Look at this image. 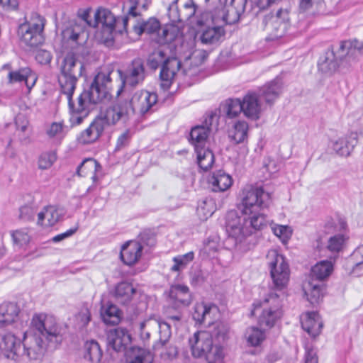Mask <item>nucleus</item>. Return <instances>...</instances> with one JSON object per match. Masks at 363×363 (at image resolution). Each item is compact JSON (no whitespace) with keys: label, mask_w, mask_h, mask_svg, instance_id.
Here are the masks:
<instances>
[{"label":"nucleus","mask_w":363,"mask_h":363,"mask_svg":"<svg viewBox=\"0 0 363 363\" xmlns=\"http://www.w3.org/2000/svg\"><path fill=\"white\" fill-rule=\"evenodd\" d=\"M249 125L246 121H238L229 132V138L235 144L242 143L247 140Z\"/></svg>","instance_id":"obj_37"},{"label":"nucleus","mask_w":363,"mask_h":363,"mask_svg":"<svg viewBox=\"0 0 363 363\" xmlns=\"http://www.w3.org/2000/svg\"><path fill=\"white\" fill-rule=\"evenodd\" d=\"M225 109L228 118H235L242 111V102L238 99H228L226 101Z\"/></svg>","instance_id":"obj_50"},{"label":"nucleus","mask_w":363,"mask_h":363,"mask_svg":"<svg viewBox=\"0 0 363 363\" xmlns=\"http://www.w3.org/2000/svg\"><path fill=\"white\" fill-rule=\"evenodd\" d=\"M208 184L213 191L224 192L232 186L233 179L224 171L218 170L213 173L208 179Z\"/></svg>","instance_id":"obj_28"},{"label":"nucleus","mask_w":363,"mask_h":363,"mask_svg":"<svg viewBox=\"0 0 363 363\" xmlns=\"http://www.w3.org/2000/svg\"><path fill=\"white\" fill-rule=\"evenodd\" d=\"M86 29V27L72 20L62 31V35L65 39L77 42L79 38L84 35Z\"/></svg>","instance_id":"obj_42"},{"label":"nucleus","mask_w":363,"mask_h":363,"mask_svg":"<svg viewBox=\"0 0 363 363\" xmlns=\"http://www.w3.org/2000/svg\"><path fill=\"white\" fill-rule=\"evenodd\" d=\"M208 135V128L203 125H196L191 128L189 141L194 150L206 147Z\"/></svg>","instance_id":"obj_36"},{"label":"nucleus","mask_w":363,"mask_h":363,"mask_svg":"<svg viewBox=\"0 0 363 363\" xmlns=\"http://www.w3.org/2000/svg\"><path fill=\"white\" fill-rule=\"evenodd\" d=\"M241 102L242 112L246 117L252 120L259 118L261 108L257 94L248 93L244 96Z\"/></svg>","instance_id":"obj_25"},{"label":"nucleus","mask_w":363,"mask_h":363,"mask_svg":"<svg viewBox=\"0 0 363 363\" xmlns=\"http://www.w3.org/2000/svg\"><path fill=\"white\" fill-rule=\"evenodd\" d=\"M226 332L224 326L219 323L212 333L199 331L195 333L189 339L192 354L195 357H205L208 363H216L223 358V349L220 346L213 345V338L218 342L224 340Z\"/></svg>","instance_id":"obj_5"},{"label":"nucleus","mask_w":363,"mask_h":363,"mask_svg":"<svg viewBox=\"0 0 363 363\" xmlns=\"http://www.w3.org/2000/svg\"><path fill=\"white\" fill-rule=\"evenodd\" d=\"M57 159L55 152H45L42 154L38 160V167L41 169H47L50 168Z\"/></svg>","instance_id":"obj_57"},{"label":"nucleus","mask_w":363,"mask_h":363,"mask_svg":"<svg viewBox=\"0 0 363 363\" xmlns=\"http://www.w3.org/2000/svg\"><path fill=\"white\" fill-rule=\"evenodd\" d=\"M20 313L16 303H4L0 305V328H6L15 323Z\"/></svg>","instance_id":"obj_29"},{"label":"nucleus","mask_w":363,"mask_h":363,"mask_svg":"<svg viewBox=\"0 0 363 363\" xmlns=\"http://www.w3.org/2000/svg\"><path fill=\"white\" fill-rule=\"evenodd\" d=\"M240 196L238 208L243 216H238L235 211L229 212L226 216L227 232L240 242L267 226L268 220L264 211L272 202L270 193L262 186L246 185Z\"/></svg>","instance_id":"obj_1"},{"label":"nucleus","mask_w":363,"mask_h":363,"mask_svg":"<svg viewBox=\"0 0 363 363\" xmlns=\"http://www.w3.org/2000/svg\"><path fill=\"white\" fill-rule=\"evenodd\" d=\"M194 254L193 252H189L183 255L174 257L173 258L174 264L171 267V270L172 272L183 270L194 259Z\"/></svg>","instance_id":"obj_47"},{"label":"nucleus","mask_w":363,"mask_h":363,"mask_svg":"<svg viewBox=\"0 0 363 363\" xmlns=\"http://www.w3.org/2000/svg\"><path fill=\"white\" fill-rule=\"evenodd\" d=\"M62 341L61 329L55 318L42 313L35 314L32 318L30 330L24 333L21 357L39 359L48 348L56 349Z\"/></svg>","instance_id":"obj_2"},{"label":"nucleus","mask_w":363,"mask_h":363,"mask_svg":"<svg viewBox=\"0 0 363 363\" xmlns=\"http://www.w3.org/2000/svg\"><path fill=\"white\" fill-rule=\"evenodd\" d=\"M101 169L99 163L93 158H86L77 167L76 173L79 177L91 176L93 183L98 181L96 173Z\"/></svg>","instance_id":"obj_32"},{"label":"nucleus","mask_w":363,"mask_h":363,"mask_svg":"<svg viewBox=\"0 0 363 363\" xmlns=\"http://www.w3.org/2000/svg\"><path fill=\"white\" fill-rule=\"evenodd\" d=\"M179 33L180 30L177 26L173 24L166 25L162 28V34L159 36V43H170L177 38Z\"/></svg>","instance_id":"obj_46"},{"label":"nucleus","mask_w":363,"mask_h":363,"mask_svg":"<svg viewBox=\"0 0 363 363\" xmlns=\"http://www.w3.org/2000/svg\"><path fill=\"white\" fill-rule=\"evenodd\" d=\"M135 292V289L130 283L122 281L116 286L113 295L118 303L128 304Z\"/></svg>","instance_id":"obj_34"},{"label":"nucleus","mask_w":363,"mask_h":363,"mask_svg":"<svg viewBox=\"0 0 363 363\" xmlns=\"http://www.w3.org/2000/svg\"><path fill=\"white\" fill-rule=\"evenodd\" d=\"M149 352L140 347H132L126 352L127 359L129 363H143V361Z\"/></svg>","instance_id":"obj_49"},{"label":"nucleus","mask_w":363,"mask_h":363,"mask_svg":"<svg viewBox=\"0 0 363 363\" xmlns=\"http://www.w3.org/2000/svg\"><path fill=\"white\" fill-rule=\"evenodd\" d=\"M118 73L122 81V86L117 91L118 96L125 84L135 87L143 83L146 77L144 62L139 57L132 60L125 71L118 70Z\"/></svg>","instance_id":"obj_12"},{"label":"nucleus","mask_w":363,"mask_h":363,"mask_svg":"<svg viewBox=\"0 0 363 363\" xmlns=\"http://www.w3.org/2000/svg\"><path fill=\"white\" fill-rule=\"evenodd\" d=\"M305 363H318V356L316 350L312 347L307 345L306 347V353L304 357Z\"/></svg>","instance_id":"obj_61"},{"label":"nucleus","mask_w":363,"mask_h":363,"mask_svg":"<svg viewBox=\"0 0 363 363\" xmlns=\"http://www.w3.org/2000/svg\"><path fill=\"white\" fill-rule=\"evenodd\" d=\"M179 0H172L168 7L167 15L172 22L171 24L174 25L176 23L182 22V18H185L187 15H182L181 11L178 8L177 2Z\"/></svg>","instance_id":"obj_52"},{"label":"nucleus","mask_w":363,"mask_h":363,"mask_svg":"<svg viewBox=\"0 0 363 363\" xmlns=\"http://www.w3.org/2000/svg\"><path fill=\"white\" fill-rule=\"evenodd\" d=\"M349 43L347 41H342L340 43L338 48L335 50L336 60L339 64L349 55L351 51L349 47Z\"/></svg>","instance_id":"obj_59"},{"label":"nucleus","mask_w":363,"mask_h":363,"mask_svg":"<svg viewBox=\"0 0 363 363\" xmlns=\"http://www.w3.org/2000/svg\"><path fill=\"white\" fill-rule=\"evenodd\" d=\"M358 135L357 133L352 132L345 138H339L333 143V149L340 156H349L354 147L357 145Z\"/></svg>","instance_id":"obj_27"},{"label":"nucleus","mask_w":363,"mask_h":363,"mask_svg":"<svg viewBox=\"0 0 363 363\" xmlns=\"http://www.w3.org/2000/svg\"><path fill=\"white\" fill-rule=\"evenodd\" d=\"M167 293L169 308H184L192 302L191 294L186 285L173 284Z\"/></svg>","instance_id":"obj_18"},{"label":"nucleus","mask_w":363,"mask_h":363,"mask_svg":"<svg viewBox=\"0 0 363 363\" xmlns=\"http://www.w3.org/2000/svg\"><path fill=\"white\" fill-rule=\"evenodd\" d=\"M45 23L44 16L33 12L30 18L18 26V35L21 43L30 48L41 45L44 41Z\"/></svg>","instance_id":"obj_9"},{"label":"nucleus","mask_w":363,"mask_h":363,"mask_svg":"<svg viewBox=\"0 0 363 363\" xmlns=\"http://www.w3.org/2000/svg\"><path fill=\"white\" fill-rule=\"evenodd\" d=\"M303 289L307 300L312 304H318L323 297L324 284L308 279L303 283Z\"/></svg>","instance_id":"obj_26"},{"label":"nucleus","mask_w":363,"mask_h":363,"mask_svg":"<svg viewBox=\"0 0 363 363\" xmlns=\"http://www.w3.org/2000/svg\"><path fill=\"white\" fill-rule=\"evenodd\" d=\"M340 64L336 60L335 47L330 46L320 57L318 67V70L325 74H333L339 67Z\"/></svg>","instance_id":"obj_24"},{"label":"nucleus","mask_w":363,"mask_h":363,"mask_svg":"<svg viewBox=\"0 0 363 363\" xmlns=\"http://www.w3.org/2000/svg\"><path fill=\"white\" fill-rule=\"evenodd\" d=\"M264 28L270 33L272 39L284 36L289 26V14L279 9L275 15L266 16L262 20Z\"/></svg>","instance_id":"obj_14"},{"label":"nucleus","mask_w":363,"mask_h":363,"mask_svg":"<svg viewBox=\"0 0 363 363\" xmlns=\"http://www.w3.org/2000/svg\"><path fill=\"white\" fill-rule=\"evenodd\" d=\"M225 33L224 28L219 24L203 28L197 31L199 40L203 45H216L224 37Z\"/></svg>","instance_id":"obj_22"},{"label":"nucleus","mask_w":363,"mask_h":363,"mask_svg":"<svg viewBox=\"0 0 363 363\" xmlns=\"http://www.w3.org/2000/svg\"><path fill=\"white\" fill-rule=\"evenodd\" d=\"M110 82L109 76L99 73L93 81L77 97L72 99L74 90L62 92L68 101L69 121L72 127L81 125L88 117L94 106L106 99L109 94L106 84Z\"/></svg>","instance_id":"obj_3"},{"label":"nucleus","mask_w":363,"mask_h":363,"mask_svg":"<svg viewBox=\"0 0 363 363\" xmlns=\"http://www.w3.org/2000/svg\"><path fill=\"white\" fill-rule=\"evenodd\" d=\"M101 316L106 324L117 325L121 321V312L116 305L110 303L101 307Z\"/></svg>","instance_id":"obj_39"},{"label":"nucleus","mask_w":363,"mask_h":363,"mask_svg":"<svg viewBox=\"0 0 363 363\" xmlns=\"http://www.w3.org/2000/svg\"><path fill=\"white\" fill-rule=\"evenodd\" d=\"M253 315L259 313L258 325L263 330L270 329L282 315L281 301L279 296L269 293L262 301L253 303Z\"/></svg>","instance_id":"obj_8"},{"label":"nucleus","mask_w":363,"mask_h":363,"mask_svg":"<svg viewBox=\"0 0 363 363\" xmlns=\"http://www.w3.org/2000/svg\"><path fill=\"white\" fill-rule=\"evenodd\" d=\"M132 134L130 130H125L118 138L115 147V152L120 151L126 147L130 141Z\"/></svg>","instance_id":"obj_58"},{"label":"nucleus","mask_w":363,"mask_h":363,"mask_svg":"<svg viewBox=\"0 0 363 363\" xmlns=\"http://www.w3.org/2000/svg\"><path fill=\"white\" fill-rule=\"evenodd\" d=\"M282 89L281 78L277 77L274 80L264 85L259 90V95L267 103L271 104L279 96Z\"/></svg>","instance_id":"obj_31"},{"label":"nucleus","mask_w":363,"mask_h":363,"mask_svg":"<svg viewBox=\"0 0 363 363\" xmlns=\"http://www.w3.org/2000/svg\"><path fill=\"white\" fill-rule=\"evenodd\" d=\"M206 8L197 11L196 16L191 20V23L200 29L223 23L221 14L218 12L221 8V2L213 4L209 0H206Z\"/></svg>","instance_id":"obj_13"},{"label":"nucleus","mask_w":363,"mask_h":363,"mask_svg":"<svg viewBox=\"0 0 363 363\" xmlns=\"http://www.w3.org/2000/svg\"><path fill=\"white\" fill-rule=\"evenodd\" d=\"M247 0H230L229 4L224 6L221 2L220 13L223 23L234 24L237 23L245 10Z\"/></svg>","instance_id":"obj_19"},{"label":"nucleus","mask_w":363,"mask_h":363,"mask_svg":"<svg viewBox=\"0 0 363 363\" xmlns=\"http://www.w3.org/2000/svg\"><path fill=\"white\" fill-rule=\"evenodd\" d=\"M245 337L248 345L257 347L265 340L266 335L262 328L251 327L246 330Z\"/></svg>","instance_id":"obj_44"},{"label":"nucleus","mask_w":363,"mask_h":363,"mask_svg":"<svg viewBox=\"0 0 363 363\" xmlns=\"http://www.w3.org/2000/svg\"><path fill=\"white\" fill-rule=\"evenodd\" d=\"M15 123L18 130L25 132L29 123L25 115L18 114L15 118Z\"/></svg>","instance_id":"obj_64"},{"label":"nucleus","mask_w":363,"mask_h":363,"mask_svg":"<svg viewBox=\"0 0 363 363\" xmlns=\"http://www.w3.org/2000/svg\"><path fill=\"white\" fill-rule=\"evenodd\" d=\"M199 167L203 171H208L214 163V155L208 147L195 150Z\"/></svg>","instance_id":"obj_41"},{"label":"nucleus","mask_w":363,"mask_h":363,"mask_svg":"<svg viewBox=\"0 0 363 363\" xmlns=\"http://www.w3.org/2000/svg\"><path fill=\"white\" fill-rule=\"evenodd\" d=\"M128 16H116L109 9L99 8L94 14V28L101 26V40L106 46L113 45L115 33L126 31Z\"/></svg>","instance_id":"obj_6"},{"label":"nucleus","mask_w":363,"mask_h":363,"mask_svg":"<svg viewBox=\"0 0 363 363\" xmlns=\"http://www.w3.org/2000/svg\"><path fill=\"white\" fill-rule=\"evenodd\" d=\"M128 4V10L126 16H128V19L130 16L135 18L140 16V13L147 8V0H129Z\"/></svg>","instance_id":"obj_48"},{"label":"nucleus","mask_w":363,"mask_h":363,"mask_svg":"<svg viewBox=\"0 0 363 363\" xmlns=\"http://www.w3.org/2000/svg\"><path fill=\"white\" fill-rule=\"evenodd\" d=\"M146 233H142L140 235V241L129 240L122 245L120 257L125 264L132 266L139 261L142 256L143 245L146 243Z\"/></svg>","instance_id":"obj_17"},{"label":"nucleus","mask_w":363,"mask_h":363,"mask_svg":"<svg viewBox=\"0 0 363 363\" xmlns=\"http://www.w3.org/2000/svg\"><path fill=\"white\" fill-rule=\"evenodd\" d=\"M91 9L90 8L86 9H79L77 11V18L74 19L73 21L77 23L82 24L84 27H93L94 28V21L90 18V13Z\"/></svg>","instance_id":"obj_54"},{"label":"nucleus","mask_w":363,"mask_h":363,"mask_svg":"<svg viewBox=\"0 0 363 363\" xmlns=\"http://www.w3.org/2000/svg\"><path fill=\"white\" fill-rule=\"evenodd\" d=\"M157 95L146 90L136 91L129 99H118L107 108V118L111 123H125L138 112L141 115L154 111Z\"/></svg>","instance_id":"obj_4"},{"label":"nucleus","mask_w":363,"mask_h":363,"mask_svg":"<svg viewBox=\"0 0 363 363\" xmlns=\"http://www.w3.org/2000/svg\"><path fill=\"white\" fill-rule=\"evenodd\" d=\"M321 5V0H299L298 11L306 13L310 11L314 6L316 7Z\"/></svg>","instance_id":"obj_60"},{"label":"nucleus","mask_w":363,"mask_h":363,"mask_svg":"<svg viewBox=\"0 0 363 363\" xmlns=\"http://www.w3.org/2000/svg\"><path fill=\"white\" fill-rule=\"evenodd\" d=\"M267 258L274 286L277 290H282L286 286L289 280V264L285 258L277 250L269 251Z\"/></svg>","instance_id":"obj_11"},{"label":"nucleus","mask_w":363,"mask_h":363,"mask_svg":"<svg viewBox=\"0 0 363 363\" xmlns=\"http://www.w3.org/2000/svg\"><path fill=\"white\" fill-rule=\"evenodd\" d=\"M102 350L99 344L95 340L85 342L84 345V358L90 363H99L102 357Z\"/></svg>","instance_id":"obj_38"},{"label":"nucleus","mask_w":363,"mask_h":363,"mask_svg":"<svg viewBox=\"0 0 363 363\" xmlns=\"http://www.w3.org/2000/svg\"><path fill=\"white\" fill-rule=\"evenodd\" d=\"M347 238L343 234H336L329 238L327 249L332 253L338 254L342 251Z\"/></svg>","instance_id":"obj_45"},{"label":"nucleus","mask_w":363,"mask_h":363,"mask_svg":"<svg viewBox=\"0 0 363 363\" xmlns=\"http://www.w3.org/2000/svg\"><path fill=\"white\" fill-rule=\"evenodd\" d=\"M21 341L10 333L0 335V350L8 359L17 361L21 357Z\"/></svg>","instance_id":"obj_20"},{"label":"nucleus","mask_w":363,"mask_h":363,"mask_svg":"<svg viewBox=\"0 0 363 363\" xmlns=\"http://www.w3.org/2000/svg\"><path fill=\"white\" fill-rule=\"evenodd\" d=\"M35 59L40 64L47 65L50 62L52 56L50 52L41 50L38 51Z\"/></svg>","instance_id":"obj_63"},{"label":"nucleus","mask_w":363,"mask_h":363,"mask_svg":"<svg viewBox=\"0 0 363 363\" xmlns=\"http://www.w3.org/2000/svg\"><path fill=\"white\" fill-rule=\"evenodd\" d=\"M84 65L72 53L63 59L58 76L61 92L75 90L78 78L82 76Z\"/></svg>","instance_id":"obj_10"},{"label":"nucleus","mask_w":363,"mask_h":363,"mask_svg":"<svg viewBox=\"0 0 363 363\" xmlns=\"http://www.w3.org/2000/svg\"><path fill=\"white\" fill-rule=\"evenodd\" d=\"M9 84L24 82L28 90L35 85L37 77L29 67H23L18 70L10 71L8 74Z\"/></svg>","instance_id":"obj_23"},{"label":"nucleus","mask_w":363,"mask_h":363,"mask_svg":"<svg viewBox=\"0 0 363 363\" xmlns=\"http://www.w3.org/2000/svg\"><path fill=\"white\" fill-rule=\"evenodd\" d=\"M11 237L13 242L20 247L26 245L30 240V236L27 229H20L12 231Z\"/></svg>","instance_id":"obj_53"},{"label":"nucleus","mask_w":363,"mask_h":363,"mask_svg":"<svg viewBox=\"0 0 363 363\" xmlns=\"http://www.w3.org/2000/svg\"><path fill=\"white\" fill-rule=\"evenodd\" d=\"M302 328L306 331L308 335L315 337L318 336L323 327V323L320 320L317 312H308L301 319Z\"/></svg>","instance_id":"obj_30"},{"label":"nucleus","mask_w":363,"mask_h":363,"mask_svg":"<svg viewBox=\"0 0 363 363\" xmlns=\"http://www.w3.org/2000/svg\"><path fill=\"white\" fill-rule=\"evenodd\" d=\"M216 309L214 305L199 303L195 304L192 314L193 319L196 323L202 324L210 316L212 309Z\"/></svg>","instance_id":"obj_43"},{"label":"nucleus","mask_w":363,"mask_h":363,"mask_svg":"<svg viewBox=\"0 0 363 363\" xmlns=\"http://www.w3.org/2000/svg\"><path fill=\"white\" fill-rule=\"evenodd\" d=\"M147 64L152 69H157L161 65L160 73V86L164 90L168 89L177 73L181 69V61L170 57L161 49L155 50L147 58Z\"/></svg>","instance_id":"obj_7"},{"label":"nucleus","mask_w":363,"mask_h":363,"mask_svg":"<svg viewBox=\"0 0 363 363\" xmlns=\"http://www.w3.org/2000/svg\"><path fill=\"white\" fill-rule=\"evenodd\" d=\"M159 329V342L164 346L172 335L171 325L167 321H160L154 318H150L140 323V335L143 338L148 339L152 330Z\"/></svg>","instance_id":"obj_16"},{"label":"nucleus","mask_w":363,"mask_h":363,"mask_svg":"<svg viewBox=\"0 0 363 363\" xmlns=\"http://www.w3.org/2000/svg\"><path fill=\"white\" fill-rule=\"evenodd\" d=\"M333 270V264L330 260H323L318 262L311 268L309 279L322 282L328 278Z\"/></svg>","instance_id":"obj_35"},{"label":"nucleus","mask_w":363,"mask_h":363,"mask_svg":"<svg viewBox=\"0 0 363 363\" xmlns=\"http://www.w3.org/2000/svg\"><path fill=\"white\" fill-rule=\"evenodd\" d=\"M62 213L55 206H48L38 214V224L45 227L55 225L61 218Z\"/></svg>","instance_id":"obj_33"},{"label":"nucleus","mask_w":363,"mask_h":363,"mask_svg":"<svg viewBox=\"0 0 363 363\" xmlns=\"http://www.w3.org/2000/svg\"><path fill=\"white\" fill-rule=\"evenodd\" d=\"M106 116L107 109L103 116L96 117L87 128L81 132L77 138L79 143L84 145L94 143L101 137L106 125L117 123L109 122Z\"/></svg>","instance_id":"obj_15"},{"label":"nucleus","mask_w":363,"mask_h":363,"mask_svg":"<svg viewBox=\"0 0 363 363\" xmlns=\"http://www.w3.org/2000/svg\"><path fill=\"white\" fill-rule=\"evenodd\" d=\"M272 230L283 242H287L292 234L291 228L287 225H276L272 227Z\"/></svg>","instance_id":"obj_55"},{"label":"nucleus","mask_w":363,"mask_h":363,"mask_svg":"<svg viewBox=\"0 0 363 363\" xmlns=\"http://www.w3.org/2000/svg\"><path fill=\"white\" fill-rule=\"evenodd\" d=\"M160 28V23L155 18H150L146 21H138L133 25V30L138 35L143 33L154 34L158 32Z\"/></svg>","instance_id":"obj_40"},{"label":"nucleus","mask_w":363,"mask_h":363,"mask_svg":"<svg viewBox=\"0 0 363 363\" xmlns=\"http://www.w3.org/2000/svg\"><path fill=\"white\" fill-rule=\"evenodd\" d=\"M184 308H169V306L166 311V318L167 322L174 324V327L178 328L181 325L183 319Z\"/></svg>","instance_id":"obj_51"},{"label":"nucleus","mask_w":363,"mask_h":363,"mask_svg":"<svg viewBox=\"0 0 363 363\" xmlns=\"http://www.w3.org/2000/svg\"><path fill=\"white\" fill-rule=\"evenodd\" d=\"M196 6L191 0H187L183 4V10L181 11L182 15H187L185 18H182V22L191 21L196 16L197 13Z\"/></svg>","instance_id":"obj_56"},{"label":"nucleus","mask_w":363,"mask_h":363,"mask_svg":"<svg viewBox=\"0 0 363 363\" xmlns=\"http://www.w3.org/2000/svg\"><path fill=\"white\" fill-rule=\"evenodd\" d=\"M130 342L131 337L125 328H118L111 330L107 334L108 345L116 352H126Z\"/></svg>","instance_id":"obj_21"},{"label":"nucleus","mask_w":363,"mask_h":363,"mask_svg":"<svg viewBox=\"0 0 363 363\" xmlns=\"http://www.w3.org/2000/svg\"><path fill=\"white\" fill-rule=\"evenodd\" d=\"M34 215V210L30 206H25L20 208L19 218L24 221L33 220Z\"/></svg>","instance_id":"obj_62"}]
</instances>
